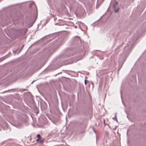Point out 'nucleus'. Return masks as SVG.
<instances>
[{"label":"nucleus","instance_id":"f257e3e1","mask_svg":"<svg viewBox=\"0 0 146 146\" xmlns=\"http://www.w3.org/2000/svg\"><path fill=\"white\" fill-rule=\"evenodd\" d=\"M136 40L137 38H134L133 39H130L127 43V45L124 47L123 51L119 61V69L122 67L123 64L125 62L127 55L129 53L130 50L135 43Z\"/></svg>","mask_w":146,"mask_h":146},{"label":"nucleus","instance_id":"f03ea898","mask_svg":"<svg viewBox=\"0 0 146 146\" xmlns=\"http://www.w3.org/2000/svg\"><path fill=\"white\" fill-rule=\"evenodd\" d=\"M84 53H83L82 54H81V55H80V58H79L77 60H74L73 59H70V60H69V62L68 64H71L72 63H73L74 62H76L78 60H79L82 57L83 55H84Z\"/></svg>","mask_w":146,"mask_h":146},{"label":"nucleus","instance_id":"7ed1b4c3","mask_svg":"<svg viewBox=\"0 0 146 146\" xmlns=\"http://www.w3.org/2000/svg\"><path fill=\"white\" fill-rule=\"evenodd\" d=\"M113 7L114 9V12L115 13H116L118 11L119 8L117 6V3H115L113 5Z\"/></svg>","mask_w":146,"mask_h":146},{"label":"nucleus","instance_id":"20e7f679","mask_svg":"<svg viewBox=\"0 0 146 146\" xmlns=\"http://www.w3.org/2000/svg\"><path fill=\"white\" fill-rule=\"evenodd\" d=\"M5 24H9L10 22V19L9 18L6 19L4 20Z\"/></svg>","mask_w":146,"mask_h":146},{"label":"nucleus","instance_id":"39448f33","mask_svg":"<svg viewBox=\"0 0 146 146\" xmlns=\"http://www.w3.org/2000/svg\"><path fill=\"white\" fill-rule=\"evenodd\" d=\"M21 122H20L19 123V122L18 121H16L15 122V125H16V127H18L19 126H20L21 125Z\"/></svg>","mask_w":146,"mask_h":146},{"label":"nucleus","instance_id":"423d86ee","mask_svg":"<svg viewBox=\"0 0 146 146\" xmlns=\"http://www.w3.org/2000/svg\"><path fill=\"white\" fill-rule=\"evenodd\" d=\"M117 113H115V117L113 118V119L114 120H115L117 122H118L117 119Z\"/></svg>","mask_w":146,"mask_h":146},{"label":"nucleus","instance_id":"0eeeda50","mask_svg":"<svg viewBox=\"0 0 146 146\" xmlns=\"http://www.w3.org/2000/svg\"><path fill=\"white\" fill-rule=\"evenodd\" d=\"M75 41H76V40H78V41H80V38L79 37H78V36H76L75 38Z\"/></svg>","mask_w":146,"mask_h":146},{"label":"nucleus","instance_id":"6e6552de","mask_svg":"<svg viewBox=\"0 0 146 146\" xmlns=\"http://www.w3.org/2000/svg\"><path fill=\"white\" fill-rule=\"evenodd\" d=\"M36 137H38V139H40L41 138L40 135L39 134H38L37 135Z\"/></svg>","mask_w":146,"mask_h":146},{"label":"nucleus","instance_id":"1a4fd4ad","mask_svg":"<svg viewBox=\"0 0 146 146\" xmlns=\"http://www.w3.org/2000/svg\"><path fill=\"white\" fill-rule=\"evenodd\" d=\"M121 45H120V46H117V49H118V48H120V47H121Z\"/></svg>","mask_w":146,"mask_h":146},{"label":"nucleus","instance_id":"9d476101","mask_svg":"<svg viewBox=\"0 0 146 146\" xmlns=\"http://www.w3.org/2000/svg\"><path fill=\"white\" fill-rule=\"evenodd\" d=\"M84 83H85V85H86V84H87V83H86V80H85V81H84Z\"/></svg>","mask_w":146,"mask_h":146},{"label":"nucleus","instance_id":"9b49d317","mask_svg":"<svg viewBox=\"0 0 146 146\" xmlns=\"http://www.w3.org/2000/svg\"><path fill=\"white\" fill-rule=\"evenodd\" d=\"M33 3H34V2H32L31 3V4H30V5H29V6H31V5H32V4H33Z\"/></svg>","mask_w":146,"mask_h":146},{"label":"nucleus","instance_id":"f8f14e48","mask_svg":"<svg viewBox=\"0 0 146 146\" xmlns=\"http://www.w3.org/2000/svg\"><path fill=\"white\" fill-rule=\"evenodd\" d=\"M40 139H37L36 140V141H37V142H38V141H39V140Z\"/></svg>","mask_w":146,"mask_h":146},{"label":"nucleus","instance_id":"ddd939ff","mask_svg":"<svg viewBox=\"0 0 146 146\" xmlns=\"http://www.w3.org/2000/svg\"><path fill=\"white\" fill-rule=\"evenodd\" d=\"M23 46H24L23 45L21 47V49H22V48H23Z\"/></svg>","mask_w":146,"mask_h":146},{"label":"nucleus","instance_id":"4468645a","mask_svg":"<svg viewBox=\"0 0 146 146\" xmlns=\"http://www.w3.org/2000/svg\"><path fill=\"white\" fill-rule=\"evenodd\" d=\"M34 81H33L31 83V84H33V83Z\"/></svg>","mask_w":146,"mask_h":146},{"label":"nucleus","instance_id":"2eb2a0df","mask_svg":"<svg viewBox=\"0 0 146 146\" xmlns=\"http://www.w3.org/2000/svg\"><path fill=\"white\" fill-rule=\"evenodd\" d=\"M42 142V141H41L40 142V143H41Z\"/></svg>","mask_w":146,"mask_h":146},{"label":"nucleus","instance_id":"dca6fc26","mask_svg":"<svg viewBox=\"0 0 146 146\" xmlns=\"http://www.w3.org/2000/svg\"><path fill=\"white\" fill-rule=\"evenodd\" d=\"M59 40H56V41H59Z\"/></svg>","mask_w":146,"mask_h":146},{"label":"nucleus","instance_id":"f3484780","mask_svg":"<svg viewBox=\"0 0 146 146\" xmlns=\"http://www.w3.org/2000/svg\"><path fill=\"white\" fill-rule=\"evenodd\" d=\"M104 123L105 122V120H104Z\"/></svg>","mask_w":146,"mask_h":146}]
</instances>
